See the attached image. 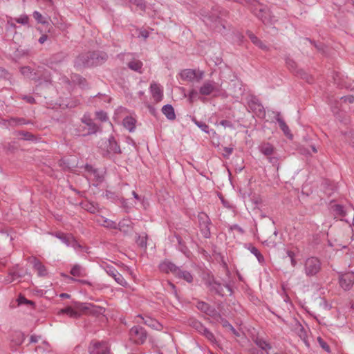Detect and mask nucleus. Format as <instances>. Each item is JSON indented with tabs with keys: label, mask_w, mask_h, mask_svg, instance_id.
Segmentation results:
<instances>
[{
	"label": "nucleus",
	"mask_w": 354,
	"mask_h": 354,
	"mask_svg": "<svg viewBox=\"0 0 354 354\" xmlns=\"http://www.w3.org/2000/svg\"><path fill=\"white\" fill-rule=\"evenodd\" d=\"M58 314L59 315L66 314V315H67L68 316H69L70 317H72V318H78L81 315L80 313L75 310L71 307H66L65 308L61 309L59 311Z\"/></svg>",
	"instance_id": "nucleus-27"
},
{
	"label": "nucleus",
	"mask_w": 354,
	"mask_h": 354,
	"mask_svg": "<svg viewBox=\"0 0 354 354\" xmlns=\"http://www.w3.org/2000/svg\"><path fill=\"white\" fill-rule=\"evenodd\" d=\"M70 246L73 248L75 250H82V245L77 241V240L73 236L70 242Z\"/></svg>",
	"instance_id": "nucleus-50"
},
{
	"label": "nucleus",
	"mask_w": 354,
	"mask_h": 354,
	"mask_svg": "<svg viewBox=\"0 0 354 354\" xmlns=\"http://www.w3.org/2000/svg\"><path fill=\"white\" fill-rule=\"evenodd\" d=\"M25 339V335L21 331H15L12 335L11 341L15 345H21Z\"/></svg>",
	"instance_id": "nucleus-30"
},
{
	"label": "nucleus",
	"mask_w": 354,
	"mask_h": 354,
	"mask_svg": "<svg viewBox=\"0 0 354 354\" xmlns=\"http://www.w3.org/2000/svg\"><path fill=\"white\" fill-rule=\"evenodd\" d=\"M138 317H140L143 320V323L149 326L150 328L155 329L156 330H161L162 329V325L158 322L156 319H153L150 317H142L141 315H138Z\"/></svg>",
	"instance_id": "nucleus-12"
},
{
	"label": "nucleus",
	"mask_w": 354,
	"mask_h": 354,
	"mask_svg": "<svg viewBox=\"0 0 354 354\" xmlns=\"http://www.w3.org/2000/svg\"><path fill=\"white\" fill-rule=\"evenodd\" d=\"M205 285L209 291L219 296H224V289H226L230 295L232 293V290L227 283L219 282L213 276L208 277L205 281Z\"/></svg>",
	"instance_id": "nucleus-2"
},
{
	"label": "nucleus",
	"mask_w": 354,
	"mask_h": 354,
	"mask_svg": "<svg viewBox=\"0 0 354 354\" xmlns=\"http://www.w3.org/2000/svg\"><path fill=\"white\" fill-rule=\"evenodd\" d=\"M105 272L111 277L115 276V274L118 272L117 270L112 266L106 264L103 266Z\"/></svg>",
	"instance_id": "nucleus-39"
},
{
	"label": "nucleus",
	"mask_w": 354,
	"mask_h": 354,
	"mask_svg": "<svg viewBox=\"0 0 354 354\" xmlns=\"http://www.w3.org/2000/svg\"><path fill=\"white\" fill-rule=\"evenodd\" d=\"M230 230H236L238 231L239 233L241 234H243L244 232V230H243L242 227H241L239 225H238L237 224H234L233 225H231L230 227Z\"/></svg>",
	"instance_id": "nucleus-57"
},
{
	"label": "nucleus",
	"mask_w": 354,
	"mask_h": 354,
	"mask_svg": "<svg viewBox=\"0 0 354 354\" xmlns=\"http://www.w3.org/2000/svg\"><path fill=\"white\" fill-rule=\"evenodd\" d=\"M109 145L107 151L109 153L119 154L121 153V149L113 136L109 137L108 140Z\"/></svg>",
	"instance_id": "nucleus-16"
},
{
	"label": "nucleus",
	"mask_w": 354,
	"mask_h": 354,
	"mask_svg": "<svg viewBox=\"0 0 354 354\" xmlns=\"http://www.w3.org/2000/svg\"><path fill=\"white\" fill-rule=\"evenodd\" d=\"M106 227L110 228V229H117L118 228V224L111 220H109L107 218H103V223L102 224Z\"/></svg>",
	"instance_id": "nucleus-41"
},
{
	"label": "nucleus",
	"mask_w": 354,
	"mask_h": 354,
	"mask_svg": "<svg viewBox=\"0 0 354 354\" xmlns=\"http://www.w3.org/2000/svg\"><path fill=\"white\" fill-rule=\"evenodd\" d=\"M248 249L250 251V252L252 254H253L257 259L258 261L260 263H264V257L261 254V253L260 252V251L254 246L252 245H250L248 247Z\"/></svg>",
	"instance_id": "nucleus-31"
},
{
	"label": "nucleus",
	"mask_w": 354,
	"mask_h": 354,
	"mask_svg": "<svg viewBox=\"0 0 354 354\" xmlns=\"http://www.w3.org/2000/svg\"><path fill=\"white\" fill-rule=\"evenodd\" d=\"M136 120L131 116H127L123 120L124 127L130 132L134 131L136 129Z\"/></svg>",
	"instance_id": "nucleus-25"
},
{
	"label": "nucleus",
	"mask_w": 354,
	"mask_h": 354,
	"mask_svg": "<svg viewBox=\"0 0 354 354\" xmlns=\"http://www.w3.org/2000/svg\"><path fill=\"white\" fill-rule=\"evenodd\" d=\"M29 17L26 15H21L19 17L14 19L15 22L27 26H29Z\"/></svg>",
	"instance_id": "nucleus-35"
},
{
	"label": "nucleus",
	"mask_w": 354,
	"mask_h": 354,
	"mask_svg": "<svg viewBox=\"0 0 354 354\" xmlns=\"http://www.w3.org/2000/svg\"><path fill=\"white\" fill-rule=\"evenodd\" d=\"M174 275L185 280L188 283H191L193 281V277L191 273L186 270H182L180 268H178V272H176Z\"/></svg>",
	"instance_id": "nucleus-24"
},
{
	"label": "nucleus",
	"mask_w": 354,
	"mask_h": 354,
	"mask_svg": "<svg viewBox=\"0 0 354 354\" xmlns=\"http://www.w3.org/2000/svg\"><path fill=\"white\" fill-rule=\"evenodd\" d=\"M259 150L265 156H269L273 153L274 147L268 142L262 143L259 146Z\"/></svg>",
	"instance_id": "nucleus-28"
},
{
	"label": "nucleus",
	"mask_w": 354,
	"mask_h": 354,
	"mask_svg": "<svg viewBox=\"0 0 354 354\" xmlns=\"http://www.w3.org/2000/svg\"><path fill=\"white\" fill-rule=\"evenodd\" d=\"M89 354H111L110 346L105 341H92L88 346Z\"/></svg>",
	"instance_id": "nucleus-4"
},
{
	"label": "nucleus",
	"mask_w": 354,
	"mask_h": 354,
	"mask_svg": "<svg viewBox=\"0 0 354 354\" xmlns=\"http://www.w3.org/2000/svg\"><path fill=\"white\" fill-rule=\"evenodd\" d=\"M18 305H30L32 308L35 307V303L31 300H28L24 296H19L17 299Z\"/></svg>",
	"instance_id": "nucleus-40"
},
{
	"label": "nucleus",
	"mask_w": 354,
	"mask_h": 354,
	"mask_svg": "<svg viewBox=\"0 0 354 354\" xmlns=\"http://www.w3.org/2000/svg\"><path fill=\"white\" fill-rule=\"evenodd\" d=\"M96 117L102 122H105L108 120V116L106 112L100 111L96 112Z\"/></svg>",
	"instance_id": "nucleus-49"
},
{
	"label": "nucleus",
	"mask_w": 354,
	"mask_h": 354,
	"mask_svg": "<svg viewBox=\"0 0 354 354\" xmlns=\"http://www.w3.org/2000/svg\"><path fill=\"white\" fill-rule=\"evenodd\" d=\"M32 263L34 268L37 270L39 276H45L46 274L45 266L37 259L33 258Z\"/></svg>",
	"instance_id": "nucleus-29"
},
{
	"label": "nucleus",
	"mask_w": 354,
	"mask_h": 354,
	"mask_svg": "<svg viewBox=\"0 0 354 354\" xmlns=\"http://www.w3.org/2000/svg\"><path fill=\"white\" fill-rule=\"evenodd\" d=\"M14 21V19L12 18H10L8 21H7V29L9 30L10 28H17V26L16 24L13 22Z\"/></svg>",
	"instance_id": "nucleus-56"
},
{
	"label": "nucleus",
	"mask_w": 354,
	"mask_h": 354,
	"mask_svg": "<svg viewBox=\"0 0 354 354\" xmlns=\"http://www.w3.org/2000/svg\"><path fill=\"white\" fill-rule=\"evenodd\" d=\"M64 58H65L64 54L62 53H59L54 55L51 57V62L52 63H58V62L63 61L64 59Z\"/></svg>",
	"instance_id": "nucleus-45"
},
{
	"label": "nucleus",
	"mask_w": 354,
	"mask_h": 354,
	"mask_svg": "<svg viewBox=\"0 0 354 354\" xmlns=\"http://www.w3.org/2000/svg\"><path fill=\"white\" fill-rule=\"evenodd\" d=\"M345 102L353 103L354 102V96L353 95H346L342 97Z\"/></svg>",
	"instance_id": "nucleus-59"
},
{
	"label": "nucleus",
	"mask_w": 354,
	"mask_h": 354,
	"mask_svg": "<svg viewBox=\"0 0 354 354\" xmlns=\"http://www.w3.org/2000/svg\"><path fill=\"white\" fill-rule=\"evenodd\" d=\"M250 109L256 114L259 118H263L266 117V111L264 107L261 104L257 101L252 100L249 102Z\"/></svg>",
	"instance_id": "nucleus-10"
},
{
	"label": "nucleus",
	"mask_w": 354,
	"mask_h": 354,
	"mask_svg": "<svg viewBox=\"0 0 354 354\" xmlns=\"http://www.w3.org/2000/svg\"><path fill=\"white\" fill-rule=\"evenodd\" d=\"M223 151H224L223 156L225 157H228L233 152V148L232 147H224Z\"/></svg>",
	"instance_id": "nucleus-61"
},
{
	"label": "nucleus",
	"mask_w": 354,
	"mask_h": 354,
	"mask_svg": "<svg viewBox=\"0 0 354 354\" xmlns=\"http://www.w3.org/2000/svg\"><path fill=\"white\" fill-rule=\"evenodd\" d=\"M129 337L134 343L142 344L147 339V333L143 327L136 326L131 328Z\"/></svg>",
	"instance_id": "nucleus-5"
},
{
	"label": "nucleus",
	"mask_w": 354,
	"mask_h": 354,
	"mask_svg": "<svg viewBox=\"0 0 354 354\" xmlns=\"http://www.w3.org/2000/svg\"><path fill=\"white\" fill-rule=\"evenodd\" d=\"M86 209L91 213H95L96 211V207L92 204H88L86 205Z\"/></svg>",
	"instance_id": "nucleus-62"
},
{
	"label": "nucleus",
	"mask_w": 354,
	"mask_h": 354,
	"mask_svg": "<svg viewBox=\"0 0 354 354\" xmlns=\"http://www.w3.org/2000/svg\"><path fill=\"white\" fill-rule=\"evenodd\" d=\"M202 335H204L208 340H209L212 342H214L216 340L214 334L211 331H209L207 328H205V330L202 333Z\"/></svg>",
	"instance_id": "nucleus-44"
},
{
	"label": "nucleus",
	"mask_w": 354,
	"mask_h": 354,
	"mask_svg": "<svg viewBox=\"0 0 354 354\" xmlns=\"http://www.w3.org/2000/svg\"><path fill=\"white\" fill-rule=\"evenodd\" d=\"M8 123L10 126L16 127L27 124L28 122L24 118H10L9 120H8Z\"/></svg>",
	"instance_id": "nucleus-33"
},
{
	"label": "nucleus",
	"mask_w": 354,
	"mask_h": 354,
	"mask_svg": "<svg viewBox=\"0 0 354 354\" xmlns=\"http://www.w3.org/2000/svg\"><path fill=\"white\" fill-rule=\"evenodd\" d=\"M286 64L287 65V67L292 71L293 73H295L297 75L300 76L302 79L306 80L308 82H311L313 80V78L311 76L308 75L304 70L302 69H297V64L296 62L290 58H287L286 59Z\"/></svg>",
	"instance_id": "nucleus-9"
},
{
	"label": "nucleus",
	"mask_w": 354,
	"mask_h": 354,
	"mask_svg": "<svg viewBox=\"0 0 354 354\" xmlns=\"http://www.w3.org/2000/svg\"><path fill=\"white\" fill-rule=\"evenodd\" d=\"M53 234L68 247L70 246V242L73 237L72 234H65L61 232H57Z\"/></svg>",
	"instance_id": "nucleus-23"
},
{
	"label": "nucleus",
	"mask_w": 354,
	"mask_h": 354,
	"mask_svg": "<svg viewBox=\"0 0 354 354\" xmlns=\"http://www.w3.org/2000/svg\"><path fill=\"white\" fill-rule=\"evenodd\" d=\"M9 73L7 70L5 68L0 67V77L2 78H8Z\"/></svg>",
	"instance_id": "nucleus-58"
},
{
	"label": "nucleus",
	"mask_w": 354,
	"mask_h": 354,
	"mask_svg": "<svg viewBox=\"0 0 354 354\" xmlns=\"http://www.w3.org/2000/svg\"><path fill=\"white\" fill-rule=\"evenodd\" d=\"M333 210L337 216L344 217L346 216V211L344 207L341 205H335Z\"/></svg>",
	"instance_id": "nucleus-37"
},
{
	"label": "nucleus",
	"mask_w": 354,
	"mask_h": 354,
	"mask_svg": "<svg viewBox=\"0 0 354 354\" xmlns=\"http://www.w3.org/2000/svg\"><path fill=\"white\" fill-rule=\"evenodd\" d=\"M220 91V85L212 80L205 81L199 88L200 94L209 95L215 91Z\"/></svg>",
	"instance_id": "nucleus-8"
},
{
	"label": "nucleus",
	"mask_w": 354,
	"mask_h": 354,
	"mask_svg": "<svg viewBox=\"0 0 354 354\" xmlns=\"http://www.w3.org/2000/svg\"><path fill=\"white\" fill-rule=\"evenodd\" d=\"M190 326L201 334H202L206 328L201 322L198 320H192L190 322Z\"/></svg>",
	"instance_id": "nucleus-34"
},
{
	"label": "nucleus",
	"mask_w": 354,
	"mask_h": 354,
	"mask_svg": "<svg viewBox=\"0 0 354 354\" xmlns=\"http://www.w3.org/2000/svg\"><path fill=\"white\" fill-rule=\"evenodd\" d=\"M81 120L84 124H85L88 127L87 132L83 133V136L93 134L97 131V126L93 122L92 119H91L88 116L84 115L82 118Z\"/></svg>",
	"instance_id": "nucleus-11"
},
{
	"label": "nucleus",
	"mask_w": 354,
	"mask_h": 354,
	"mask_svg": "<svg viewBox=\"0 0 354 354\" xmlns=\"http://www.w3.org/2000/svg\"><path fill=\"white\" fill-rule=\"evenodd\" d=\"M204 77V72L203 71H196V77L195 80L197 82H200Z\"/></svg>",
	"instance_id": "nucleus-55"
},
{
	"label": "nucleus",
	"mask_w": 354,
	"mask_h": 354,
	"mask_svg": "<svg viewBox=\"0 0 354 354\" xmlns=\"http://www.w3.org/2000/svg\"><path fill=\"white\" fill-rule=\"evenodd\" d=\"M198 220L199 227L203 236L206 239L210 236L209 225H211V221L207 214L204 212H200L198 215Z\"/></svg>",
	"instance_id": "nucleus-7"
},
{
	"label": "nucleus",
	"mask_w": 354,
	"mask_h": 354,
	"mask_svg": "<svg viewBox=\"0 0 354 354\" xmlns=\"http://www.w3.org/2000/svg\"><path fill=\"white\" fill-rule=\"evenodd\" d=\"M180 77L183 80L193 82L196 77V70L184 69L180 73Z\"/></svg>",
	"instance_id": "nucleus-20"
},
{
	"label": "nucleus",
	"mask_w": 354,
	"mask_h": 354,
	"mask_svg": "<svg viewBox=\"0 0 354 354\" xmlns=\"http://www.w3.org/2000/svg\"><path fill=\"white\" fill-rule=\"evenodd\" d=\"M192 121L194 122V123L198 127H199L203 131H204L205 133H209V126L207 124H206L205 122H201V121H198L196 118H192Z\"/></svg>",
	"instance_id": "nucleus-36"
},
{
	"label": "nucleus",
	"mask_w": 354,
	"mask_h": 354,
	"mask_svg": "<svg viewBox=\"0 0 354 354\" xmlns=\"http://www.w3.org/2000/svg\"><path fill=\"white\" fill-rule=\"evenodd\" d=\"M22 99L26 100L28 103L34 104L35 102V100L33 97L29 95H24Z\"/></svg>",
	"instance_id": "nucleus-60"
},
{
	"label": "nucleus",
	"mask_w": 354,
	"mask_h": 354,
	"mask_svg": "<svg viewBox=\"0 0 354 354\" xmlns=\"http://www.w3.org/2000/svg\"><path fill=\"white\" fill-rule=\"evenodd\" d=\"M128 67L136 72L139 73H142V62L137 59L133 58L132 60L129 61L127 64Z\"/></svg>",
	"instance_id": "nucleus-21"
},
{
	"label": "nucleus",
	"mask_w": 354,
	"mask_h": 354,
	"mask_svg": "<svg viewBox=\"0 0 354 354\" xmlns=\"http://www.w3.org/2000/svg\"><path fill=\"white\" fill-rule=\"evenodd\" d=\"M322 263L317 257L307 258L304 262V270L306 276H315L321 270Z\"/></svg>",
	"instance_id": "nucleus-3"
},
{
	"label": "nucleus",
	"mask_w": 354,
	"mask_h": 354,
	"mask_svg": "<svg viewBox=\"0 0 354 354\" xmlns=\"http://www.w3.org/2000/svg\"><path fill=\"white\" fill-rule=\"evenodd\" d=\"M150 88L154 101L156 102L161 101L163 97V92L160 85L153 82L151 84Z\"/></svg>",
	"instance_id": "nucleus-13"
},
{
	"label": "nucleus",
	"mask_w": 354,
	"mask_h": 354,
	"mask_svg": "<svg viewBox=\"0 0 354 354\" xmlns=\"http://www.w3.org/2000/svg\"><path fill=\"white\" fill-rule=\"evenodd\" d=\"M221 323H222V325L223 327L225 328H230V327H231V324L225 319H222L221 320Z\"/></svg>",
	"instance_id": "nucleus-64"
},
{
	"label": "nucleus",
	"mask_w": 354,
	"mask_h": 354,
	"mask_svg": "<svg viewBox=\"0 0 354 354\" xmlns=\"http://www.w3.org/2000/svg\"><path fill=\"white\" fill-rule=\"evenodd\" d=\"M254 343L261 350L265 351L267 354H269V351L272 349V346L262 338H257Z\"/></svg>",
	"instance_id": "nucleus-26"
},
{
	"label": "nucleus",
	"mask_w": 354,
	"mask_h": 354,
	"mask_svg": "<svg viewBox=\"0 0 354 354\" xmlns=\"http://www.w3.org/2000/svg\"><path fill=\"white\" fill-rule=\"evenodd\" d=\"M317 342L319 346L326 352H330V347L328 344L320 337H317Z\"/></svg>",
	"instance_id": "nucleus-47"
},
{
	"label": "nucleus",
	"mask_w": 354,
	"mask_h": 354,
	"mask_svg": "<svg viewBox=\"0 0 354 354\" xmlns=\"http://www.w3.org/2000/svg\"><path fill=\"white\" fill-rule=\"evenodd\" d=\"M136 243L140 248H147V236L138 235L136 239Z\"/></svg>",
	"instance_id": "nucleus-42"
},
{
	"label": "nucleus",
	"mask_w": 354,
	"mask_h": 354,
	"mask_svg": "<svg viewBox=\"0 0 354 354\" xmlns=\"http://www.w3.org/2000/svg\"><path fill=\"white\" fill-rule=\"evenodd\" d=\"M196 307L202 312L212 317L215 316L217 313L215 308L210 306L208 304L204 301H198L197 303Z\"/></svg>",
	"instance_id": "nucleus-15"
},
{
	"label": "nucleus",
	"mask_w": 354,
	"mask_h": 354,
	"mask_svg": "<svg viewBox=\"0 0 354 354\" xmlns=\"http://www.w3.org/2000/svg\"><path fill=\"white\" fill-rule=\"evenodd\" d=\"M20 71L24 75L28 76L29 77H30V75L32 72L31 68L29 66L21 67Z\"/></svg>",
	"instance_id": "nucleus-52"
},
{
	"label": "nucleus",
	"mask_w": 354,
	"mask_h": 354,
	"mask_svg": "<svg viewBox=\"0 0 354 354\" xmlns=\"http://www.w3.org/2000/svg\"><path fill=\"white\" fill-rule=\"evenodd\" d=\"M346 139L354 148V131H349L345 133Z\"/></svg>",
	"instance_id": "nucleus-48"
},
{
	"label": "nucleus",
	"mask_w": 354,
	"mask_h": 354,
	"mask_svg": "<svg viewBox=\"0 0 354 354\" xmlns=\"http://www.w3.org/2000/svg\"><path fill=\"white\" fill-rule=\"evenodd\" d=\"M132 222L128 219H123L117 225L120 231L127 234L133 229Z\"/></svg>",
	"instance_id": "nucleus-19"
},
{
	"label": "nucleus",
	"mask_w": 354,
	"mask_h": 354,
	"mask_svg": "<svg viewBox=\"0 0 354 354\" xmlns=\"http://www.w3.org/2000/svg\"><path fill=\"white\" fill-rule=\"evenodd\" d=\"M339 283L344 290H349L354 284V272H346L339 273Z\"/></svg>",
	"instance_id": "nucleus-6"
},
{
	"label": "nucleus",
	"mask_w": 354,
	"mask_h": 354,
	"mask_svg": "<svg viewBox=\"0 0 354 354\" xmlns=\"http://www.w3.org/2000/svg\"><path fill=\"white\" fill-rule=\"evenodd\" d=\"M275 119L279 123L280 129L282 130L283 133L289 138H292V134L290 133V131L285 122V121L281 118L280 113H277L275 115Z\"/></svg>",
	"instance_id": "nucleus-17"
},
{
	"label": "nucleus",
	"mask_w": 354,
	"mask_h": 354,
	"mask_svg": "<svg viewBox=\"0 0 354 354\" xmlns=\"http://www.w3.org/2000/svg\"><path fill=\"white\" fill-rule=\"evenodd\" d=\"M287 255L290 259L291 265L292 266V267H295L297 263L295 259V254L294 252L288 250Z\"/></svg>",
	"instance_id": "nucleus-53"
},
{
	"label": "nucleus",
	"mask_w": 354,
	"mask_h": 354,
	"mask_svg": "<svg viewBox=\"0 0 354 354\" xmlns=\"http://www.w3.org/2000/svg\"><path fill=\"white\" fill-rule=\"evenodd\" d=\"M268 161L272 165H279V159L276 156H268Z\"/></svg>",
	"instance_id": "nucleus-54"
},
{
	"label": "nucleus",
	"mask_w": 354,
	"mask_h": 354,
	"mask_svg": "<svg viewBox=\"0 0 354 354\" xmlns=\"http://www.w3.org/2000/svg\"><path fill=\"white\" fill-rule=\"evenodd\" d=\"M247 35L250 39L254 45L258 46L259 48H261L263 50H268V49H269L268 47L265 44H263V41H261L256 35H254V34H253V32L248 30V31H247Z\"/></svg>",
	"instance_id": "nucleus-18"
},
{
	"label": "nucleus",
	"mask_w": 354,
	"mask_h": 354,
	"mask_svg": "<svg viewBox=\"0 0 354 354\" xmlns=\"http://www.w3.org/2000/svg\"><path fill=\"white\" fill-rule=\"evenodd\" d=\"M71 274L75 277H84L85 271L80 265H75L71 270Z\"/></svg>",
	"instance_id": "nucleus-32"
},
{
	"label": "nucleus",
	"mask_w": 354,
	"mask_h": 354,
	"mask_svg": "<svg viewBox=\"0 0 354 354\" xmlns=\"http://www.w3.org/2000/svg\"><path fill=\"white\" fill-rule=\"evenodd\" d=\"M108 55L104 52H88L80 54L75 60V66L86 67L97 66L104 63Z\"/></svg>",
	"instance_id": "nucleus-1"
},
{
	"label": "nucleus",
	"mask_w": 354,
	"mask_h": 354,
	"mask_svg": "<svg viewBox=\"0 0 354 354\" xmlns=\"http://www.w3.org/2000/svg\"><path fill=\"white\" fill-rule=\"evenodd\" d=\"M208 19H209L211 21H216V19L219 18V16L217 13H212V15H207L205 16Z\"/></svg>",
	"instance_id": "nucleus-63"
},
{
	"label": "nucleus",
	"mask_w": 354,
	"mask_h": 354,
	"mask_svg": "<svg viewBox=\"0 0 354 354\" xmlns=\"http://www.w3.org/2000/svg\"><path fill=\"white\" fill-rule=\"evenodd\" d=\"M113 278L116 281V283H118L120 286L124 287L127 286V281L124 279L122 275L120 274L118 272L115 274V276L113 277Z\"/></svg>",
	"instance_id": "nucleus-38"
},
{
	"label": "nucleus",
	"mask_w": 354,
	"mask_h": 354,
	"mask_svg": "<svg viewBox=\"0 0 354 354\" xmlns=\"http://www.w3.org/2000/svg\"><path fill=\"white\" fill-rule=\"evenodd\" d=\"M34 19L39 24H45L47 23L45 18L42 16V15L38 12L35 11L32 14Z\"/></svg>",
	"instance_id": "nucleus-43"
},
{
	"label": "nucleus",
	"mask_w": 354,
	"mask_h": 354,
	"mask_svg": "<svg viewBox=\"0 0 354 354\" xmlns=\"http://www.w3.org/2000/svg\"><path fill=\"white\" fill-rule=\"evenodd\" d=\"M19 277H20V275H19L16 272H10L9 273L8 276L5 279V281L6 283H10L15 279H17Z\"/></svg>",
	"instance_id": "nucleus-46"
},
{
	"label": "nucleus",
	"mask_w": 354,
	"mask_h": 354,
	"mask_svg": "<svg viewBox=\"0 0 354 354\" xmlns=\"http://www.w3.org/2000/svg\"><path fill=\"white\" fill-rule=\"evenodd\" d=\"M162 113L166 116V118L169 120H174L176 118V114L174 112V109L171 104H166L162 108Z\"/></svg>",
	"instance_id": "nucleus-22"
},
{
	"label": "nucleus",
	"mask_w": 354,
	"mask_h": 354,
	"mask_svg": "<svg viewBox=\"0 0 354 354\" xmlns=\"http://www.w3.org/2000/svg\"><path fill=\"white\" fill-rule=\"evenodd\" d=\"M159 268L163 272H171L174 274L176 272H178V267H177L172 262L165 260L160 264Z\"/></svg>",
	"instance_id": "nucleus-14"
},
{
	"label": "nucleus",
	"mask_w": 354,
	"mask_h": 354,
	"mask_svg": "<svg viewBox=\"0 0 354 354\" xmlns=\"http://www.w3.org/2000/svg\"><path fill=\"white\" fill-rule=\"evenodd\" d=\"M131 3L136 5L140 10L145 9V3L144 0H129Z\"/></svg>",
	"instance_id": "nucleus-51"
}]
</instances>
